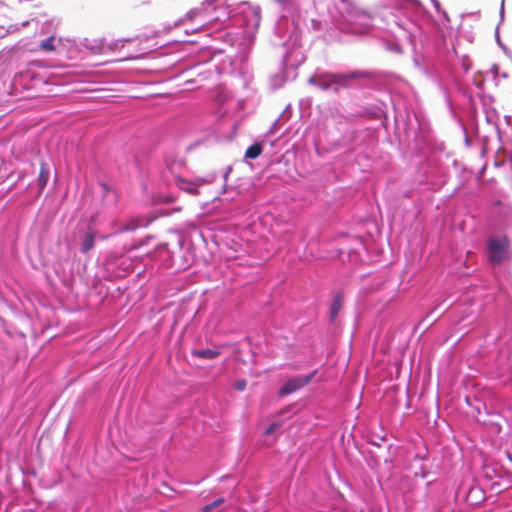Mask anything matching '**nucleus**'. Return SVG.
I'll return each instance as SVG.
<instances>
[{"label":"nucleus","mask_w":512,"mask_h":512,"mask_svg":"<svg viewBox=\"0 0 512 512\" xmlns=\"http://www.w3.org/2000/svg\"><path fill=\"white\" fill-rule=\"evenodd\" d=\"M507 243L505 240L490 239L488 241L489 260L494 264L501 263L506 256Z\"/></svg>","instance_id":"1"},{"label":"nucleus","mask_w":512,"mask_h":512,"mask_svg":"<svg viewBox=\"0 0 512 512\" xmlns=\"http://www.w3.org/2000/svg\"><path fill=\"white\" fill-rule=\"evenodd\" d=\"M316 371H313L312 373L305 375V376H297L294 378L289 379L280 389L279 394L281 396L289 395L302 387L309 384L312 380V378L315 376Z\"/></svg>","instance_id":"2"},{"label":"nucleus","mask_w":512,"mask_h":512,"mask_svg":"<svg viewBox=\"0 0 512 512\" xmlns=\"http://www.w3.org/2000/svg\"><path fill=\"white\" fill-rule=\"evenodd\" d=\"M370 73L366 71L361 70H354L350 72H344V73H332V82L335 84L341 86V87H347L349 86L350 82L359 80V79H365L369 78Z\"/></svg>","instance_id":"3"},{"label":"nucleus","mask_w":512,"mask_h":512,"mask_svg":"<svg viewBox=\"0 0 512 512\" xmlns=\"http://www.w3.org/2000/svg\"><path fill=\"white\" fill-rule=\"evenodd\" d=\"M155 218L147 215H138L128 219L119 228L120 232L135 231L139 228L147 227Z\"/></svg>","instance_id":"4"},{"label":"nucleus","mask_w":512,"mask_h":512,"mask_svg":"<svg viewBox=\"0 0 512 512\" xmlns=\"http://www.w3.org/2000/svg\"><path fill=\"white\" fill-rule=\"evenodd\" d=\"M214 178H215L214 175H210L207 178L197 177V178H195L192 181H187V180H184L182 178H179L178 179V184H179V187L183 191H186V192H188L190 194H195L196 195V194L199 193L198 188L200 186L213 182Z\"/></svg>","instance_id":"5"},{"label":"nucleus","mask_w":512,"mask_h":512,"mask_svg":"<svg viewBox=\"0 0 512 512\" xmlns=\"http://www.w3.org/2000/svg\"><path fill=\"white\" fill-rule=\"evenodd\" d=\"M332 80V74H323V75H314L309 78L308 82L310 84L318 86L320 89L326 91L328 90L334 82Z\"/></svg>","instance_id":"6"},{"label":"nucleus","mask_w":512,"mask_h":512,"mask_svg":"<svg viewBox=\"0 0 512 512\" xmlns=\"http://www.w3.org/2000/svg\"><path fill=\"white\" fill-rule=\"evenodd\" d=\"M48 179H49V167H48L47 163L42 162L41 166H40L38 179H37V186L39 189V194H41L42 191L44 190V188L46 187Z\"/></svg>","instance_id":"7"},{"label":"nucleus","mask_w":512,"mask_h":512,"mask_svg":"<svg viewBox=\"0 0 512 512\" xmlns=\"http://www.w3.org/2000/svg\"><path fill=\"white\" fill-rule=\"evenodd\" d=\"M343 302H344V295L342 292H338L335 295L332 306H331V312H330L331 320L334 321L336 319L339 311L341 310V308L343 306Z\"/></svg>","instance_id":"8"},{"label":"nucleus","mask_w":512,"mask_h":512,"mask_svg":"<svg viewBox=\"0 0 512 512\" xmlns=\"http://www.w3.org/2000/svg\"><path fill=\"white\" fill-rule=\"evenodd\" d=\"M192 354L198 358L202 359H214L217 356L220 355V351L214 350V349H200V350H194Z\"/></svg>","instance_id":"9"},{"label":"nucleus","mask_w":512,"mask_h":512,"mask_svg":"<svg viewBox=\"0 0 512 512\" xmlns=\"http://www.w3.org/2000/svg\"><path fill=\"white\" fill-rule=\"evenodd\" d=\"M94 240L95 238L93 233H86L81 243V251L83 253H88L94 247Z\"/></svg>","instance_id":"10"},{"label":"nucleus","mask_w":512,"mask_h":512,"mask_svg":"<svg viewBox=\"0 0 512 512\" xmlns=\"http://www.w3.org/2000/svg\"><path fill=\"white\" fill-rule=\"evenodd\" d=\"M262 153V145L260 143H255L249 146L245 152V157L249 159H255L259 157Z\"/></svg>","instance_id":"11"},{"label":"nucleus","mask_w":512,"mask_h":512,"mask_svg":"<svg viewBox=\"0 0 512 512\" xmlns=\"http://www.w3.org/2000/svg\"><path fill=\"white\" fill-rule=\"evenodd\" d=\"M224 502V498L216 499L215 501L203 506L201 512H211L213 509L220 507Z\"/></svg>","instance_id":"12"},{"label":"nucleus","mask_w":512,"mask_h":512,"mask_svg":"<svg viewBox=\"0 0 512 512\" xmlns=\"http://www.w3.org/2000/svg\"><path fill=\"white\" fill-rule=\"evenodd\" d=\"M53 42H54V37H53V36H51V37H49V38H47V39L43 40V41L41 42V44H40V47H41V49H42V50H44V51L52 52V51H54V50H55V46H54Z\"/></svg>","instance_id":"13"},{"label":"nucleus","mask_w":512,"mask_h":512,"mask_svg":"<svg viewBox=\"0 0 512 512\" xmlns=\"http://www.w3.org/2000/svg\"><path fill=\"white\" fill-rule=\"evenodd\" d=\"M281 426H282V422H273L266 428L264 433H265V435H270V434L274 433L276 430L280 429Z\"/></svg>","instance_id":"14"},{"label":"nucleus","mask_w":512,"mask_h":512,"mask_svg":"<svg viewBox=\"0 0 512 512\" xmlns=\"http://www.w3.org/2000/svg\"><path fill=\"white\" fill-rule=\"evenodd\" d=\"M235 388L239 391H243L246 388V381L245 380H239L235 384Z\"/></svg>","instance_id":"15"},{"label":"nucleus","mask_w":512,"mask_h":512,"mask_svg":"<svg viewBox=\"0 0 512 512\" xmlns=\"http://www.w3.org/2000/svg\"><path fill=\"white\" fill-rule=\"evenodd\" d=\"M274 1L277 3L284 4V3H288L290 0H274Z\"/></svg>","instance_id":"16"}]
</instances>
